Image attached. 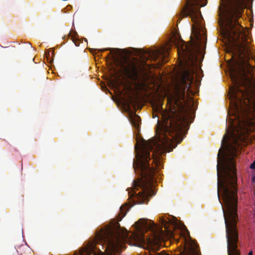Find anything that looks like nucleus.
Listing matches in <instances>:
<instances>
[{
    "mask_svg": "<svg viewBox=\"0 0 255 255\" xmlns=\"http://www.w3.org/2000/svg\"><path fill=\"white\" fill-rule=\"evenodd\" d=\"M244 1H220L218 9L219 24H225L223 36L236 61L230 75L233 85L230 88V101H255V88L251 89L255 67L250 62L248 35L239 21L246 7Z\"/></svg>",
    "mask_w": 255,
    "mask_h": 255,
    "instance_id": "nucleus-1",
    "label": "nucleus"
},
{
    "mask_svg": "<svg viewBox=\"0 0 255 255\" xmlns=\"http://www.w3.org/2000/svg\"><path fill=\"white\" fill-rule=\"evenodd\" d=\"M186 1L181 14L183 17L190 16L191 17L194 23L192 33L194 39L189 44L183 45L180 48L181 51L178 48V54L184 57L185 64L181 83L177 85L175 93L170 94L167 101H193L192 97L187 96L186 92H191L190 85L199 62L201 43L203 39L207 37L206 30L201 22L202 18L200 1Z\"/></svg>",
    "mask_w": 255,
    "mask_h": 255,
    "instance_id": "nucleus-2",
    "label": "nucleus"
},
{
    "mask_svg": "<svg viewBox=\"0 0 255 255\" xmlns=\"http://www.w3.org/2000/svg\"><path fill=\"white\" fill-rule=\"evenodd\" d=\"M161 220L165 230H163L152 220L145 218L139 219L134 224V228L137 231L136 233L133 234L135 240L143 244L155 245L159 244L165 237H173L174 233L172 229L168 230L166 227L167 221L163 219Z\"/></svg>",
    "mask_w": 255,
    "mask_h": 255,
    "instance_id": "nucleus-3",
    "label": "nucleus"
},
{
    "mask_svg": "<svg viewBox=\"0 0 255 255\" xmlns=\"http://www.w3.org/2000/svg\"><path fill=\"white\" fill-rule=\"evenodd\" d=\"M128 238L127 230L121 237L120 233L114 231L111 226H107L96 232L94 243L101 245L102 249L105 248L103 252L98 249L102 255H115L116 253L120 254L125 246L123 240Z\"/></svg>",
    "mask_w": 255,
    "mask_h": 255,
    "instance_id": "nucleus-4",
    "label": "nucleus"
},
{
    "mask_svg": "<svg viewBox=\"0 0 255 255\" xmlns=\"http://www.w3.org/2000/svg\"><path fill=\"white\" fill-rule=\"evenodd\" d=\"M133 233L131 234V237H129V238H132L133 241L137 244L140 245H146L151 250H152L153 255H200V252L198 250V246L195 243H191L188 246L185 247L182 252H180L179 254L169 255L167 254L164 251L161 252L160 253H156V251L159 248V244H156L155 245H150L147 243H141L137 242L134 239L133 234L136 233Z\"/></svg>",
    "mask_w": 255,
    "mask_h": 255,
    "instance_id": "nucleus-5",
    "label": "nucleus"
},
{
    "mask_svg": "<svg viewBox=\"0 0 255 255\" xmlns=\"http://www.w3.org/2000/svg\"><path fill=\"white\" fill-rule=\"evenodd\" d=\"M144 59H149L155 61L157 60L158 65H160L168 61V52L166 47H162L160 49L144 50L143 53Z\"/></svg>",
    "mask_w": 255,
    "mask_h": 255,
    "instance_id": "nucleus-6",
    "label": "nucleus"
},
{
    "mask_svg": "<svg viewBox=\"0 0 255 255\" xmlns=\"http://www.w3.org/2000/svg\"><path fill=\"white\" fill-rule=\"evenodd\" d=\"M123 73L129 78L136 79L138 77V69L133 62L124 58L119 63Z\"/></svg>",
    "mask_w": 255,
    "mask_h": 255,
    "instance_id": "nucleus-7",
    "label": "nucleus"
},
{
    "mask_svg": "<svg viewBox=\"0 0 255 255\" xmlns=\"http://www.w3.org/2000/svg\"><path fill=\"white\" fill-rule=\"evenodd\" d=\"M141 119L140 117L135 115L133 117L131 118V123L134 128L138 131L140 128V124Z\"/></svg>",
    "mask_w": 255,
    "mask_h": 255,
    "instance_id": "nucleus-8",
    "label": "nucleus"
},
{
    "mask_svg": "<svg viewBox=\"0 0 255 255\" xmlns=\"http://www.w3.org/2000/svg\"><path fill=\"white\" fill-rule=\"evenodd\" d=\"M92 250L89 247L84 248L80 250L79 254H75L74 255H91Z\"/></svg>",
    "mask_w": 255,
    "mask_h": 255,
    "instance_id": "nucleus-9",
    "label": "nucleus"
},
{
    "mask_svg": "<svg viewBox=\"0 0 255 255\" xmlns=\"http://www.w3.org/2000/svg\"><path fill=\"white\" fill-rule=\"evenodd\" d=\"M128 205L126 204L124 206H122L121 207L120 214L122 215V218L121 220L126 216L127 211H128V210H129V208L127 209L128 208Z\"/></svg>",
    "mask_w": 255,
    "mask_h": 255,
    "instance_id": "nucleus-10",
    "label": "nucleus"
},
{
    "mask_svg": "<svg viewBox=\"0 0 255 255\" xmlns=\"http://www.w3.org/2000/svg\"><path fill=\"white\" fill-rule=\"evenodd\" d=\"M106 50H109V49H107ZM109 50H110L111 51H115L116 52V54L118 55H120L121 54L120 53H119V52L121 50L119 49H109Z\"/></svg>",
    "mask_w": 255,
    "mask_h": 255,
    "instance_id": "nucleus-11",
    "label": "nucleus"
},
{
    "mask_svg": "<svg viewBox=\"0 0 255 255\" xmlns=\"http://www.w3.org/2000/svg\"><path fill=\"white\" fill-rule=\"evenodd\" d=\"M250 168L251 169H255V160L250 165Z\"/></svg>",
    "mask_w": 255,
    "mask_h": 255,
    "instance_id": "nucleus-12",
    "label": "nucleus"
},
{
    "mask_svg": "<svg viewBox=\"0 0 255 255\" xmlns=\"http://www.w3.org/2000/svg\"><path fill=\"white\" fill-rule=\"evenodd\" d=\"M73 41L74 42L76 46H79V43L78 41L75 40H73Z\"/></svg>",
    "mask_w": 255,
    "mask_h": 255,
    "instance_id": "nucleus-13",
    "label": "nucleus"
},
{
    "mask_svg": "<svg viewBox=\"0 0 255 255\" xmlns=\"http://www.w3.org/2000/svg\"><path fill=\"white\" fill-rule=\"evenodd\" d=\"M45 55H46V56L47 57V58H48V57H50V52H48L47 53H45Z\"/></svg>",
    "mask_w": 255,
    "mask_h": 255,
    "instance_id": "nucleus-14",
    "label": "nucleus"
},
{
    "mask_svg": "<svg viewBox=\"0 0 255 255\" xmlns=\"http://www.w3.org/2000/svg\"><path fill=\"white\" fill-rule=\"evenodd\" d=\"M158 117V116L155 115L154 113L153 114V118H155V117Z\"/></svg>",
    "mask_w": 255,
    "mask_h": 255,
    "instance_id": "nucleus-15",
    "label": "nucleus"
},
{
    "mask_svg": "<svg viewBox=\"0 0 255 255\" xmlns=\"http://www.w3.org/2000/svg\"><path fill=\"white\" fill-rule=\"evenodd\" d=\"M249 255H253V252L251 251L249 253Z\"/></svg>",
    "mask_w": 255,
    "mask_h": 255,
    "instance_id": "nucleus-16",
    "label": "nucleus"
},
{
    "mask_svg": "<svg viewBox=\"0 0 255 255\" xmlns=\"http://www.w3.org/2000/svg\"><path fill=\"white\" fill-rule=\"evenodd\" d=\"M129 103L131 104H133V100L131 99L130 100H129Z\"/></svg>",
    "mask_w": 255,
    "mask_h": 255,
    "instance_id": "nucleus-17",
    "label": "nucleus"
},
{
    "mask_svg": "<svg viewBox=\"0 0 255 255\" xmlns=\"http://www.w3.org/2000/svg\"><path fill=\"white\" fill-rule=\"evenodd\" d=\"M206 4H207V2H206V3H205V4H204V5H201V4L199 3V5H200V6H200V7H201V6H204V5H206Z\"/></svg>",
    "mask_w": 255,
    "mask_h": 255,
    "instance_id": "nucleus-18",
    "label": "nucleus"
},
{
    "mask_svg": "<svg viewBox=\"0 0 255 255\" xmlns=\"http://www.w3.org/2000/svg\"><path fill=\"white\" fill-rule=\"evenodd\" d=\"M206 4H207V2H206V3H205V4H204V5H201V4L199 3V5H200V6H200V7H201V6H204V5H206Z\"/></svg>",
    "mask_w": 255,
    "mask_h": 255,
    "instance_id": "nucleus-19",
    "label": "nucleus"
},
{
    "mask_svg": "<svg viewBox=\"0 0 255 255\" xmlns=\"http://www.w3.org/2000/svg\"><path fill=\"white\" fill-rule=\"evenodd\" d=\"M111 55V53H109L108 58H110V55Z\"/></svg>",
    "mask_w": 255,
    "mask_h": 255,
    "instance_id": "nucleus-20",
    "label": "nucleus"
},
{
    "mask_svg": "<svg viewBox=\"0 0 255 255\" xmlns=\"http://www.w3.org/2000/svg\"><path fill=\"white\" fill-rule=\"evenodd\" d=\"M253 61V62H255L254 59H252V62Z\"/></svg>",
    "mask_w": 255,
    "mask_h": 255,
    "instance_id": "nucleus-21",
    "label": "nucleus"
},
{
    "mask_svg": "<svg viewBox=\"0 0 255 255\" xmlns=\"http://www.w3.org/2000/svg\"><path fill=\"white\" fill-rule=\"evenodd\" d=\"M157 122H159V118H158Z\"/></svg>",
    "mask_w": 255,
    "mask_h": 255,
    "instance_id": "nucleus-22",
    "label": "nucleus"
}]
</instances>
